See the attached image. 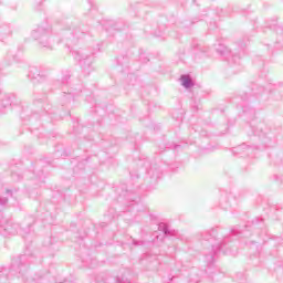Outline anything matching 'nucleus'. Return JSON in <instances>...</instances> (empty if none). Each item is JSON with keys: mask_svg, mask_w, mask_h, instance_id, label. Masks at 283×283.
<instances>
[{"mask_svg": "<svg viewBox=\"0 0 283 283\" xmlns=\"http://www.w3.org/2000/svg\"><path fill=\"white\" fill-rule=\"evenodd\" d=\"M75 59L78 61L82 72L90 76L94 72V54L87 50H81L75 52Z\"/></svg>", "mask_w": 283, "mask_h": 283, "instance_id": "obj_1", "label": "nucleus"}, {"mask_svg": "<svg viewBox=\"0 0 283 283\" xmlns=\"http://www.w3.org/2000/svg\"><path fill=\"white\" fill-rule=\"evenodd\" d=\"M33 43L40 48H45L46 50H52L53 48L52 41L48 36L33 38Z\"/></svg>", "mask_w": 283, "mask_h": 283, "instance_id": "obj_2", "label": "nucleus"}, {"mask_svg": "<svg viewBox=\"0 0 283 283\" xmlns=\"http://www.w3.org/2000/svg\"><path fill=\"white\" fill-rule=\"evenodd\" d=\"M29 78L32 81H43V73L39 66H31L29 71Z\"/></svg>", "mask_w": 283, "mask_h": 283, "instance_id": "obj_3", "label": "nucleus"}, {"mask_svg": "<svg viewBox=\"0 0 283 283\" xmlns=\"http://www.w3.org/2000/svg\"><path fill=\"white\" fill-rule=\"evenodd\" d=\"M181 85L186 87V90H189V87L193 86V82L191 81L190 76L182 75L181 76Z\"/></svg>", "mask_w": 283, "mask_h": 283, "instance_id": "obj_4", "label": "nucleus"}, {"mask_svg": "<svg viewBox=\"0 0 283 283\" xmlns=\"http://www.w3.org/2000/svg\"><path fill=\"white\" fill-rule=\"evenodd\" d=\"M216 233V231L212 230V233L211 231H205L201 233V240H211V238H213V234Z\"/></svg>", "mask_w": 283, "mask_h": 283, "instance_id": "obj_5", "label": "nucleus"}, {"mask_svg": "<svg viewBox=\"0 0 283 283\" xmlns=\"http://www.w3.org/2000/svg\"><path fill=\"white\" fill-rule=\"evenodd\" d=\"M160 229H163V232L165 233V235H176V231L170 230L169 227L167 226H160Z\"/></svg>", "mask_w": 283, "mask_h": 283, "instance_id": "obj_6", "label": "nucleus"}, {"mask_svg": "<svg viewBox=\"0 0 283 283\" xmlns=\"http://www.w3.org/2000/svg\"><path fill=\"white\" fill-rule=\"evenodd\" d=\"M217 52H220V54L224 56V54H227V48H224L223 45H219Z\"/></svg>", "mask_w": 283, "mask_h": 283, "instance_id": "obj_7", "label": "nucleus"}, {"mask_svg": "<svg viewBox=\"0 0 283 283\" xmlns=\"http://www.w3.org/2000/svg\"><path fill=\"white\" fill-rule=\"evenodd\" d=\"M13 229L15 230H11V233L14 235V233H21V230H19V224L14 223L13 224Z\"/></svg>", "mask_w": 283, "mask_h": 283, "instance_id": "obj_8", "label": "nucleus"}, {"mask_svg": "<svg viewBox=\"0 0 283 283\" xmlns=\"http://www.w3.org/2000/svg\"><path fill=\"white\" fill-rule=\"evenodd\" d=\"M0 205H8V198L0 197Z\"/></svg>", "mask_w": 283, "mask_h": 283, "instance_id": "obj_9", "label": "nucleus"}, {"mask_svg": "<svg viewBox=\"0 0 283 283\" xmlns=\"http://www.w3.org/2000/svg\"><path fill=\"white\" fill-rule=\"evenodd\" d=\"M238 151H241V149H244V146H240L239 148H237Z\"/></svg>", "mask_w": 283, "mask_h": 283, "instance_id": "obj_10", "label": "nucleus"}, {"mask_svg": "<svg viewBox=\"0 0 283 283\" xmlns=\"http://www.w3.org/2000/svg\"><path fill=\"white\" fill-rule=\"evenodd\" d=\"M7 193H10V195H11V193H12V190L8 189V190H7Z\"/></svg>", "mask_w": 283, "mask_h": 283, "instance_id": "obj_11", "label": "nucleus"}, {"mask_svg": "<svg viewBox=\"0 0 283 283\" xmlns=\"http://www.w3.org/2000/svg\"><path fill=\"white\" fill-rule=\"evenodd\" d=\"M117 283H123V281H120V279H117Z\"/></svg>", "mask_w": 283, "mask_h": 283, "instance_id": "obj_12", "label": "nucleus"}, {"mask_svg": "<svg viewBox=\"0 0 283 283\" xmlns=\"http://www.w3.org/2000/svg\"><path fill=\"white\" fill-rule=\"evenodd\" d=\"M133 242H134L135 245H138V242H136V241H133Z\"/></svg>", "mask_w": 283, "mask_h": 283, "instance_id": "obj_13", "label": "nucleus"}]
</instances>
